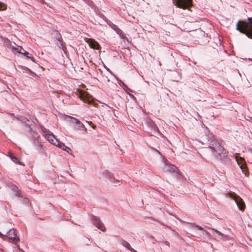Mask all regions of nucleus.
<instances>
[{
  "label": "nucleus",
  "instance_id": "obj_13",
  "mask_svg": "<svg viewBox=\"0 0 252 252\" xmlns=\"http://www.w3.org/2000/svg\"><path fill=\"white\" fill-rule=\"evenodd\" d=\"M146 124L149 127L151 128L153 130L157 132L158 131V129L157 126L151 119L149 118L146 119Z\"/></svg>",
  "mask_w": 252,
  "mask_h": 252
},
{
  "label": "nucleus",
  "instance_id": "obj_21",
  "mask_svg": "<svg viewBox=\"0 0 252 252\" xmlns=\"http://www.w3.org/2000/svg\"><path fill=\"white\" fill-rule=\"evenodd\" d=\"M115 31L121 36L122 38H125V34L118 27L115 29Z\"/></svg>",
  "mask_w": 252,
  "mask_h": 252
},
{
  "label": "nucleus",
  "instance_id": "obj_26",
  "mask_svg": "<svg viewBox=\"0 0 252 252\" xmlns=\"http://www.w3.org/2000/svg\"><path fill=\"white\" fill-rule=\"evenodd\" d=\"M110 26H111L112 29H113L114 31L115 30V29H116V28H118V27L114 24L110 25Z\"/></svg>",
  "mask_w": 252,
  "mask_h": 252
},
{
  "label": "nucleus",
  "instance_id": "obj_3",
  "mask_svg": "<svg viewBox=\"0 0 252 252\" xmlns=\"http://www.w3.org/2000/svg\"><path fill=\"white\" fill-rule=\"evenodd\" d=\"M191 232L193 233V236H199L202 237H207L209 239L211 237V234L203 228L194 224L190 223L189 227Z\"/></svg>",
  "mask_w": 252,
  "mask_h": 252
},
{
  "label": "nucleus",
  "instance_id": "obj_24",
  "mask_svg": "<svg viewBox=\"0 0 252 252\" xmlns=\"http://www.w3.org/2000/svg\"><path fill=\"white\" fill-rule=\"evenodd\" d=\"M211 229H212L213 230H214L215 232H216V233L220 236L221 237H223V236H225L222 233H221L219 231L217 230V229H215L214 228H211Z\"/></svg>",
  "mask_w": 252,
  "mask_h": 252
},
{
  "label": "nucleus",
  "instance_id": "obj_5",
  "mask_svg": "<svg viewBox=\"0 0 252 252\" xmlns=\"http://www.w3.org/2000/svg\"><path fill=\"white\" fill-rule=\"evenodd\" d=\"M228 196L232 199H233L236 203L237 207L239 209L243 211L245 208V203L243 200L240 197V196H238L234 192H230L228 194Z\"/></svg>",
  "mask_w": 252,
  "mask_h": 252
},
{
  "label": "nucleus",
  "instance_id": "obj_14",
  "mask_svg": "<svg viewBox=\"0 0 252 252\" xmlns=\"http://www.w3.org/2000/svg\"><path fill=\"white\" fill-rule=\"evenodd\" d=\"M99 178L102 180L110 179L111 180V174L110 172L107 170H104L100 174Z\"/></svg>",
  "mask_w": 252,
  "mask_h": 252
},
{
  "label": "nucleus",
  "instance_id": "obj_11",
  "mask_svg": "<svg viewBox=\"0 0 252 252\" xmlns=\"http://www.w3.org/2000/svg\"><path fill=\"white\" fill-rule=\"evenodd\" d=\"M91 220L93 224L98 228L102 231H105V227L104 224L100 220L99 218H98L95 216H93L91 218Z\"/></svg>",
  "mask_w": 252,
  "mask_h": 252
},
{
  "label": "nucleus",
  "instance_id": "obj_35",
  "mask_svg": "<svg viewBox=\"0 0 252 252\" xmlns=\"http://www.w3.org/2000/svg\"><path fill=\"white\" fill-rule=\"evenodd\" d=\"M94 127H95L94 126H93V128H94Z\"/></svg>",
  "mask_w": 252,
  "mask_h": 252
},
{
  "label": "nucleus",
  "instance_id": "obj_22",
  "mask_svg": "<svg viewBox=\"0 0 252 252\" xmlns=\"http://www.w3.org/2000/svg\"><path fill=\"white\" fill-rule=\"evenodd\" d=\"M16 119H17V120L21 121L23 123H26L27 121H29V120L27 118H24L23 117H17L16 118Z\"/></svg>",
  "mask_w": 252,
  "mask_h": 252
},
{
  "label": "nucleus",
  "instance_id": "obj_32",
  "mask_svg": "<svg viewBox=\"0 0 252 252\" xmlns=\"http://www.w3.org/2000/svg\"><path fill=\"white\" fill-rule=\"evenodd\" d=\"M28 55H27L26 56L27 58H28V59H31V58L32 57L28 56Z\"/></svg>",
  "mask_w": 252,
  "mask_h": 252
},
{
  "label": "nucleus",
  "instance_id": "obj_34",
  "mask_svg": "<svg viewBox=\"0 0 252 252\" xmlns=\"http://www.w3.org/2000/svg\"><path fill=\"white\" fill-rule=\"evenodd\" d=\"M26 201H28V199H26Z\"/></svg>",
  "mask_w": 252,
  "mask_h": 252
},
{
  "label": "nucleus",
  "instance_id": "obj_4",
  "mask_svg": "<svg viewBox=\"0 0 252 252\" xmlns=\"http://www.w3.org/2000/svg\"><path fill=\"white\" fill-rule=\"evenodd\" d=\"M64 119L66 121L70 123L75 130L87 131L86 128L79 120L69 116H66Z\"/></svg>",
  "mask_w": 252,
  "mask_h": 252
},
{
  "label": "nucleus",
  "instance_id": "obj_29",
  "mask_svg": "<svg viewBox=\"0 0 252 252\" xmlns=\"http://www.w3.org/2000/svg\"><path fill=\"white\" fill-rule=\"evenodd\" d=\"M31 60H32L33 62H35V59H34V58L33 57H32L31 58Z\"/></svg>",
  "mask_w": 252,
  "mask_h": 252
},
{
  "label": "nucleus",
  "instance_id": "obj_12",
  "mask_svg": "<svg viewBox=\"0 0 252 252\" xmlns=\"http://www.w3.org/2000/svg\"><path fill=\"white\" fill-rule=\"evenodd\" d=\"M163 162L164 164L163 169L164 170L170 172H175L177 170V167L173 165L167 163V160L163 159Z\"/></svg>",
  "mask_w": 252,
  "mask_h": 252
},
{
  "label": "nucleus",
  "instance_id": "obj_23",
  "mask_svg": "<svg viewBox=\"0 0 252 252\" xmlns=\"http://www.w3.org/2000/svg\"><path fill=\"white\" fill-rule=\"evenodd\" d=\"M22 69H23V71L24 72H26V73H31V74L33 73L31 69L27 68V67H23Z\"/></svg>",
  "mask_w": 252,
  "mask_h": 252
},
{
  "label": "nucleus",
  "instance_id": "obj_17",
  "mask_svg": "<svg viewBox=\"0 0 252 252\" xmlns=\"http://www.w3.org/2000/svg\"><path fill=\"white\" fill-rule=\"evenodd\" d=\"M121 244L128 250L130 251L131 252H137L134 249H133L130 246V244L125 240H122L121 242Z\"/></svg>",
  "mask_w": 252,
  "mask_h": 252
},
{
  "label": "nucleus",
  "instance_id": "obj_33",
  "mask_svg": "<svg viewBox=\"0 0 252 252\" xmlns=\"http://www.w3.org/2000/svg\"><path fill=\"white\" fill-rule=\"evenodd\" d=\"M156 151H157V152L159 154H160V153L157 150Z\"/></svg>",
  "mask_w": 252,
  "mask_h": 252
},
{
  "label": "nucleus",
  "instance_id": "obj_20",
  "mask_svg": "<svg viewBox=\"0 0 252 252\" xmlns=\"http://www.w3.org/2000/svg\"><path fill=\"white\" fill-rule=\"evenodd\" d=\"M12 189L13 190V192L15 193V195L17 196H21V193L20 192L18 189V188L15 186V185L12 186Z\"/></svg>",
  "mask_w": 252,
  "mask_h": 252
},
{
  "label": "nucleus",
  "instance_id": "obj_25",
  "mask_svg": "<svg viewBox=\"0 0 252 252\" xmlns=\"http://www.w3.org/2000/svg\"><path fill=\"white\" fill-rule=\"evenodd\" d=\"M6 5L0 2V10H4L6 9Z\"/></svg>",
  "mask_w": 252,
  "mask_h": 252
},
{
  "label": "nucleus",
  "instance_id": "obj_15",
  "mask_svg": "<svg viewBox=\"0 0 252 252\" xmlns=\"http://www.w3.org/2000/svg\"><path fill=\"white\" fill-rule=\"evenodd\" d=\"M56 146L59 148L62 149L63 150L66 151L69 154H71V150L68 147H66L63 143L60 142H58Z\"/></svg>",
  "mask_w": 252,
  "mask_h": 252
},
{
  "label": "nucleus",
  "instance_id": "obj_8",
  "mask_svg": "<svg viewBox=\"0 0 252 252\" xmlns=\"http://www.w3.org/2000/svg\"><path fill=\"white\" fill-rule=\"evenodd\" d=\"M173 3L179 8L186 9L191 4V0H173Z\"/></svg>",
  "mask_w": 252,
  "mask_h": 252
},
{
  "label": "nucleus",
  "instance_id": "obj_6",
  "mask_svg": "<svg viewBox=\"0 0 252 252\" xmlns=\"http://www.w3.org/2000/svg\"><path fill=\"white\" fill-rule=\"evenodd\" d=\"M43 134L44 137L52 144L56 146L59 140L50 131L45 129L43 130Z\"/></svg>",
  "mask_w": 252,
  "mask_h": 252
},
{
  "label": "nucleus",
  "instance_id": "obj_1",
  "mask_svg": "<svg viewBox=\"0 0 252 252\" xmlns=\"http://www.w3.org/2000/svg\"><path fill=\"white\" fill-rule=\"evenodd\" d=\"M202 144L208 145L209 148L211 150L212 154L216 157L220 156L221 154L223 156L226 155V151L215 139L212 134H209L205 136V138L203 139Z\"/></svg>",
  "mask_w": 252,
  "mask_h": 252
},
{
  "label": "nucleus",
  "instance_id": "obj_18",
  "mask_svg": "<svg viewBox=\"0 0 252 252\" xmlns=\"http://www.w3.org/2000/svg\"><path fill=\"white\" fill-rule=\"evenodd\" d=\"M13 49L14 50H15L17 52L20 53V54H23L25 56H27V55L29 54V53L26 51H25L22 47L21 46H19L17 48H13Z\"/></svg>",
  "mask_w": 252,
  "mask_h": 252
},
{
  "label": "nucleus",
  "instance_id": "obj_30",
  "mask_svg": "<svg viewBox=\"0 0 252 252\" xmlns=\"http://www.w3.org/2000/svg\"><path fill=\"white\" fill-rule=\"evenodd\" d=\"M61 46H62V49H63V51H64V52H65V49L64 48V47H63V43H61Z\"/></svg>",
  "mask_w": 252,
  "mask_h": 252
},
{
  "label": "nucleus",
  "instance_id": "obj_16",
  "mask_svg": "<svg viewBox=\"0 0 252 252\" xmlns=\"http://www.w3.org/2000/svg\"><path fill=\"white\" fill-rule=\"evenodd\" d=\"M88 43L90 47L91 48H93L94 49L98 50V49H99V48L100 47V46L98 44V43L96 41L94 40V39H89L88 41Z\"/></svg>",
  "mask_w": 252,
  "mask_h": 252
},
{
  "label": "nucleus",
  "instance_id": "obj_19",
  "mask_svg": "<svg viewBox=\"0 0 252 252\" xmlns=\"http://www.w3.org/2000/svg\"><path fill=\"white\" fill-rule=\"evenodd\" d=\"M9 157L13 162L19 165H23L20 161H19V159L16 157L13 156L12 155L10 154Z\"/></svg>",
  "mask_w": 252,
  "mask_h": 252
},
{
  "label": "nucleus",
  "instance_id": "obj_2",
  "mask_svg": "<svg viewBox=\"0 0 252 252\" xmlns=\"http://www.w3.org/2000/svg\"><path fill=\"white\" fill-rule=\"evenodd\" d=\"M236 29L252 39V18H248L247 22L239 21L236 25Z\"/></svg>",
  "mask_w": 252,
  "mask_h": 252
},
{
  "label": "nucleus",
  "instance_id": "obj_7",
  "mask_svg": "<svg viewBox=\"0 0 252 252\" xmlns=\"http://www.w3.org/2000/svg\"><path fill=\"white\" fill-rule=\"evenodd\" d=\"M4 235V240L6 239V238H8L14 244H16L19 241V238L17 236V230L14 228L10 229L8 232H6V234Z\"/></svg>",
  "mask_w": 252,
  "mask_h": 252
},
{
  "label": "nucleus",
  "instance_id": "obj_9",
  "mask_svg": "<svg viewBox=\"0 0 252 252\" xmlns=\"http://www.w3.org/2000/svg\"><path fill=\"white\" fill-rule=\"evenodd\" d=\"M235 159L238 164L239 165L240 169H241L242 172L247 175L246 172V162L245 161L244 159L238 156H236L235 157Z\"/></svg>",
  "mask_w": 252,
  "mask_h": 252
},
{
  "label": "nucleus",
  "instance_id": "obj_28",
  "mask_svg": "<svg viewBox=\"0 0 252 252\" xmlns=\"http://www.w3.org/2000/svg\"><path fill=\"white\" fill-rule=\"evenodd\" d=\"M165 243V244L167 246L169 247V243L168 242L166 241V242H165V243Z\"/></svg>",
  "mask_w": 252,
  "mask_h": 252
},
{
  "label": "nucleus",
  "instance_id": "obj_27",
  "mask_svg": "<svg viewBox=\"0 0 252 252\" xmlns=\"http://www.w3.org/2000/svg\"><path fill=\"white\" fill-rule=\"evenodd\" d=\"M0 237L2 238L3 239H5V235L3 234H2L0 232Z\"/></svg>",
  "mask_w": 252,
  "mask_h": 252
},
{
  "label": "nucleus",
  "instance_id": "obj_31",
  "mask_svg": "<svg viewBox=\"0 0 252 252\" xmlns=\"http://www.w3.org/2000/svg\"><path fill=\"white\" fill-rule=\"evenodd\" d=\"M121 83H122V85L125 87H126V85L123 83V82H122L121 81H120Z\"/></svg>",
  "mask_w": 252,
  "mask_h": 252
},
{
  "label": "nucleus",
  "instance_id": "obj_10",
  "mask_svg": "<svg viewBox=\"0 0 252 252\" xmlns=\"http://www.w3.org/2000/svg\"><path fill=\"white\" fill-rule=\"evenodd\" d=\"M77 96L79 98L84 102L91 104L92 103V99L89 97L88 94L82 91H79L77 94Z\"/></svg>",
  "mask_w": 252,
  "mask_h": 252
}]
</instances>
